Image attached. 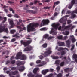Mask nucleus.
<instances>
[{"mask_svg":"<svg viewBox=\"0 0 77 77\" xmlns=\"http://www.w3.org/2000/svg\"><path fill=\"white\" fill-rule=\"evenodd\" d=\"M57 71H59V70L60 69V67H59V66H58L57 68Z\"/></svg>","mask_w":77,"mask_h":77,"instance_id":"052dcab7","label":"nucleus"},{"mask_svg":"<svg viewBox=\"0 0 77 77\" xmlns=\"http://www.w3.org/2000/svg\"><path fill=\"white\" fill-rule=\"evenodd\" d=\"M45 60L46 61V62H47L49 61V60L48 58H46L45 59Z\"/></svg>","mask_w":77,"mask_h":77,"instance_id":"338daca9","label":"nucleus"},{"mask_svg":"<svg viewBox=\"0 0 77 77\" xmlns=\"http://www.w3.org/2000/svg\"><path fill=\"white\" fill-rule=\"evenodd\" d=\"M59 22L60 23H63V25L62 27L61 26H60L58 28V30H70V29H71V26H72V24H70L69 26H66L64 29H63V28L65 27V25L66 24V22L65 21H63V18H61L59 21Z\"/></svg>","mask_w":77,"mask_h":77,"instance_id":"f257e3e1","label":"nucleus"},{"mask_svg":"<svg viewBox=\"0 0 77 77\" xmlns=\"http://www.w3.org/2000/svg\"><path fill=\"white\" fill-rule=\"evenodd\" d=\"M59 58V57L57 56H54L52 57V59H58Z\"/></svg>","mask_w":77,"mask_h":77,"instance_id":"79ce46f5","label":"nucleus"},{"mask_svg":"<svg viewBox=\"0 0 77 77\" xmlns=\"http://www.w3.org/2000/svg\"><path fill=\"white\" fill-rule=\"evenodd\" d=\"M36 8L35 7H31V9H35Z\"/></svg>","mask_w":77,"mask_h":77,"instance_id":"e2e57ef3","label":"nucleus"},{"mask_svg":"<svg viewBox=\"0 0 77 77\" xmlns=\"http://www.w3.org/2000/svg\"><path fill=\"white\" fill-rule=\"evenodd\" d=\"M60 24L59 23L56 24L55 23H53L51 25V26L53 27V28H51V30L49 32L50 34H52L53 35H56L57 32H56V30H57L58 26H59Z\"/></svg>","mask_w":77,"mask_h":77,"instance_id":"7ed1b4c3","label":"nucleus"},{"mask_svg":"<svg viewBox=\"0 0 77 77\" xmlns=\"http://www.w3.org/2000/svg\"><path fill=\"white\" fill-rule=\"evenodd\" d=\"M16 69V67H14L11 68V70H14Z\"/></svg>","mask_w":77,"mask_h":77,"instance_id":"8fccbe9b","label":"nucleus"},{"mask_svg":"<svg viewBox=\"0 0 77 77\" xmlns=\"http://www.w3.org/2000/svg\"><path fill=\"white\" fill-rule=\"evenodd\" d=\"M53 38H54L53 36H50V37H48V38H47V39L48 40H50V39H53Z\"/></svg>","mask_w":77,"mask_h":77,"instance_id":"e433bc0d","label":"nucleus"},{"mask_svg":"<svg viewBox=\"0 0 77 77\" xmlns=\"http://www.w3.org/2000/svg\"><path fill=\"white\" fill-rule=\"evenodd\" d=\"M64 65V62H62L60 63V66H63Z\"/></svg>","mask_w":77,"mask_h":77,"instance_id":"603ef678","label":"nucleus"},{"mask_svg":"<svg viewBox=\"0 0 77 77\" xmlns=\"http://www.w3.org/2000/svg\"><path fill=\"white\" fill-rule=\"evenodd\" d=\"M60 9V7H57L56 8L55 11H59Z\"/></svg>","mask_w":77,"mask_h":77,"instance_id":"c9c22d12","label":"nucleus"},{"mask_svg":"<svg viewBox=\"0 0 77 77\" xmlns=\"http://www.w3.org/2000/svg\"><path fill=\"white\" fill-rule=\"evenodd\" d=\"M74 3H75V0H72L71 1V4L67 5L66 6L68 7L69 9H71V8L72 7V6H73V5L74 4Z\"/></svg>","mask_w":77,"mask_h":77,"instance_id":"9b49d317","label":"nucleus"},{"mask_svg":"<svg viewBox=\"0 0 77 77\" xmlns=\"http://www.w3.org/2000/svg\"><path fill=\"white\" fill-rule=\"evenodd\" d=\"M39 69L38 68H35L33 70V72L34 74H36V71Z\"/></svg>","mask_w":77,"mask_h":77,"instance_id":"bb28decb","label":"nucleus"},{"mask_svg":"<svg viewBox=\"0 0 77 77\" xmlns=\"http://www.w3.org/2000/svg\"><path fill=\"white\" fill-rule=\"evenodd\" d=\"M3 38H4V39H8V37L4 36L3 37Z\"/></svg>","mask_w":77,"mask_h":77,"instance_id":"13d9d810","label":"nucleus"},{"mask_svg":"<svg viewBox=\"0 0 77 77\" xmlns=\"http://www.w3.org/2000/svg\"><path fill=\"white\" fill-rule=\"evenodd\" d=\"M50 8H51V7H45L43 8V9H50Z\"/></svg>","mask_w":77,"mask_h":77,"instance_id":"4c0bfd02","label":"nucleus"},{"mask_svg":"<svg viewBox=\"0 0 77 77\" xmlns=\"http://www.w3.org/2000/svg\"><path fill=\"white\" fill-rule=\"evenodd\" d=\"M24 69H25L24 67L23 66L21 67L20 68V69H19V70L20 71H24Z\"/></svg>","mask_w":77,"mask_h":77,"instance_id":"cd10ccee","label":"nucleus"},{"mask_svg":"<svg viewBox=\"0 0 77 77\" xmlns=\"http://www.w3.org/2000/svg\"><path fill=\"white\" fill-rule=\"evenodd\" d=\"M42 47L43 48H46L47 47V44L46 43H45L43 44L42 45Z\"/></svg>","mask_w":77,"mask_h":77,"instance_id":"c756f323","label":"nucleus"},{"mask_svg":"<svg viewBox=\"0 0 77 77\" xmlns=\"http://www.w3.org/2000/svg\"><path fill=\"white\" fill-rule=\"evenodd\" d=\"M70 40H71L73 43L75 42V38H74V36L73 35H71L70 36Z\"/></svg>","mask_w":77,"mask_h":77,"instance_id":"412c9836","label":"nucleus"},{"mask_svg":"<svg viewBox=\"0 0 77 77\" xmlns=\"http://www.w3.org/2000/svg\"><path fill=\"white\" fill-rule=\"evenodd\" d=\"M14 41H15V39L13 38L11 40V42H14Z\"/></svg>","mask_w":77,"mask_h":77,"instance_id":"680f3d73","label":"nucleus"},{"mask_svg":"<svg viewBox=\"0 0 77 77\" xmlns=\"http://www.w3.org/2000/svg\"><path fill=\"white\" fill-rule=\"evenodd\" d=\"M74 13L77 14V9L75 10L72 12V14L71 15V18H74V17H75V14Z\"/></svg>","mask_w":77,"mask_h":77,"instance_id":"a211bd4d","label":"nucleus"},{"mask_svg":"<svg viewBox=\"0 0 77 77\" xmlns=\"http://www.w3.org/2000/svg\"><path fill=\"white\" fill-rule=\"evenodd\" d=\"M33 46H29L26 48H25L23 50V51H29L33 50Z\"/></svg>","mask_w":77,"mask_h":77,"instance_id":"6e6552de","label":"nucleus"},{"mask_svg":"<svg viewBox=\"0 0 77 77\" xmlns=\"http://www.w3.org/2000/svg\"><path fill=\"white\" fill-rule=\"evenodd\" d=\"M33 65H34V63H33V62L31 63H30V65L31 66H33Z\"/></svg>","mask_w":77,"mask_h":77,"instance_id":"bf43d9fd","label":"nucleus"},{"mask_svg":"<svg viewBox=\"0 0 77 77\" xmlns=\"http://www.w3.org/2000/svg\"><path fill=\"white\" fill-rule=\"evenodd\" d=\"M25 63L24 62H21L19 61H18L16 62V64L17 66H20L21 65L24 64Z\"/></svg>","mask_w":77,"mask_h":77,"instance_id":"aec40b11","label":"nucleus"},{"mask_svg":"<svg viewBox=\"0 0 77 77\" xmlns=\"http://www.w3.org/2000/svg\"><path fill=\"white\" fill-rule=\"evenodd\" d=\"M27 76L28 77H41L42 75L40 74H37L35 76V75H32V73H30L27 75Z\"/></svg>","mask_w":77,"mask_h":77,"instance_id":"1a4fd4ad","label":"nucleus"},{"mask_svg":"<svg viewBox=\"0 0 77 77\" xmlns=\"http://www.w3.org/2000/svg\"><path fill=\"white\" fill-rule=\"evenodd\" d=\"M48 36H49V35L48 34H45V35L43 37V39L42 40V41H45L46 39H47L48 38Z\"/></svg>","mask_w":77,"mask_h":77,"instance_id":"6ab92c4d","label":"nucleus"},{"mask_svg":"<svg viewBox=\"0 0 77 77\" xmlns=\"http://www.w3.org/2000/svg\"><path fill=\"white\" fill-rule=\"evenodd\" d=\"M21 54H22V52H21L17 53V54L15 59H19L21 60H26V59L27 58L26 56L24 55L21 56Z\"/></svg>","mask_w":77,"mask_h":77,"instance_id":"20e7f679","label":"nucleus"},{"mask_svg":"<svg viewBox=\"0 0 77 77\" xmlns=\"http://www.w3.org/2000/svg\"><path fill=\"white\" fill-rule=\"evenodd\" d=\"M63 36L62 35H60L57 37V38L58 39H62Z\"/></svg>","mask_w":77,"mask_h":77,"instance_id":"72a5a7b5","label":"nucleus"},{"mask_svg":"<svg viewBox=\"0 0 77 77\" xmlns=\"http://www.w3.org/2000/svg\"><path fill=\"white\" fill-rule=\"evenodd\" d=\"M39 26V24L38 23L35 24L32 23L27 25V32H30L31 31H33L35 29V27H36Z\"/></svg>","mask_w":77,"mask_h":77,"instance_id":"f03ea898","label":"nucleus"},{"mask_svg":"<svg viewBox=\"0 0 77 77\" xmlns=\"http://www.w3.org/2000/svg\"><path fill=\"white\" fill-rule=\"evenodd\" d=\"M16 32L15 30H10V33L11 34H13L14 33H15Z\"/></svg>","mask_w":77,"mask_h":77,"instance_id":"473e14b6","label":"nucleus"},{"mask_svg":"<svg viewBox=\"0 0 77 77\" xmlns=\"http://www.w3.org/2000/svg\"><path fill=\"white\" fill-rule=\"evenodd\" d=\"M3 18L4 20L2 22V23H5V21H6V17H3Z\"/></svg>","mask_w":77,"mask_h":77,"instance_id":"37998d69","label":"nucleus"},{"mask_svg":"<svg viewBox=\"0 0 77 77\" xmlns=\"http://www.w3.org/2000/svg\"><path fill=\"white\" fill-rule=\"evenodd\" d=\"M57 77H62V74L61 73H59L57 75Z\"/></svg>","mask_w":77,"mask_h":77,"instance_id":"f704fd0d","label":"nucleus"},{"mask_svg":"<svg viewBox=\"0 0 77 77\" xmlns=\"http://www.w3.org/2000/svg\"><path fill=\"white\" fill-rule=\"evenodd\" d=\"M71 42L70 40H68L66 41V46L67 47H70V44H71Z\"/></svg>","mask_w":77,"mask_h":77,"instance_id":"dca6fc26","label":"nucleus"},{"mask_svg":"<svg viewBox=\"0 0 77 77\" xmlns=\"http://www.w3.org/2000/svg\"><path fill=\"white\" fill-rule=\"evenodd\" d=\"M58 51H60V50H66L67 51H68V49L66 48H59L58 49Z\"/></svg>","mask_w":77,"mask_h":77,"instance_id":"5701e85b","label":"nucleus"},{"mask_svg":"<svg viewBox=\"0 0 77 77\" xmlns=\"http://www.w3.org/2000/svg\"><path fill=\"white\" fill-rule=\"evenodd\" d=\"M38 57L40 59H42L44 58V57L42 56V55H41L38 56Z\"/></svg>","mask_w":77,"mask_h":77,"instance_id":"c03bdc74","label":"nucleus"},{"mask_svg":"<svg viewBox=\"0 0 77 77\" xmlns=\"http://www.w3.org/2000/svg\"><path fill=\"white\" fill-rule=\"evenodd\" d=\"M6 27V26L5 25H0V33L4 31L5 32H6L7 33H8V28H6L5 29V28Z\"/></svg>","mask_w":77,"mask_h":77,"instance_id":"423d86ee","label":"nucleus"},{"mask_svg":"<svg viewBox=\"0 0 77 77\" xmlns=\"http://www.w3.org/2000/svg\"><path fill=\"white\" fill-rule=\"evenodd\" d=\"M58 14L57 13L55 12L54 13V16H57Z\"/></svg>","mask_w":77,"mask_h":77,"instance_id":"864d4df0","label":"nucleus"},{"mask_svg":"<svg viewBox=\"0 0 77 77\" xmlns=\"http://www.w3.org/2000/svg\"><path fill=\"white\" fill-rule=\"evenodd\" d=\"M8 17H12V15L11 14H8L7 15Z\"/></svg>","mask_w":77,"mask_h":77,"instance_id":"5fc2aeb1","label":"nucleus"},{"mask_svg":"<svg viewBox=\"0 0 77 77\" xmlns=\"http://www.w3.org/2000/svg\"><path fill=\"white\" fill-rule=\"evenodd\" d=\"M14 17H15V18H19V16L17 14H15L14 16Z\"/></svg>","mask_w":77,"mask_h":77,"instance_id":"de8ad7c7","label":"nucleus"},{"mask_svg":"<svg viewBox=\"0 0 77 77\" xmlns=\"http://www.w3.org/2000/svg\"><path fill=\"white\" fill-rule=\"evenodd\" d=\"M66 53V52L65 51H63L61 52H58L57 53V54L60 55L61 54V55H64V54H65Z\"/></svg>","mask_w":77,"mask_h":77,"instance_id":"b1692460","label":"nucleus"},{"mask_svg":"<svg viewBox=\"0 0 77 77\" xmlns=\"http://www.w3.org/2000/svg\"><path fill=\"white\" fill-rule=\"evenodd\" d=\"M71 22V20H67L68 24H69V23H70Z\"/></svg>","mask_w":77,"mask_h":77,"instance_id":"6e6d98bb","label":"nucleus"},{"mask_svg":"<svg viewBox=\"0 0 77 77\" xmlns=\"http://www.w3.org/2000/svg\"><path fill=\"white\" fill-rule=\"evenodd\" d=\"M36 63H37V64L40 63H41V60H37L36 61Z\"/></svg>","mask_w":77,"mask_h":77,"instance_id":"ea45409f","label":"nucleus"},{"mask_svg":"<svg viewBox=\"0 0 77 77\" xmlns=\"http://www.w3.org/2000/svg\"><path fill=\"white\" fill-rule=\"evenodd\" d=\"M19 34L18 33H17L16 35H13L12 36L13 37H16V38H18L20 36L19 35Z\"/></svg>","mask_w":77,"mask_h":77,"instance_id":"2f4dec72","label":"nucleus"},{"mask_svg":"<svg viewBox=\"0 0 77 77\" xmlns=\"http://www.w3.org/2000/svg\"><path fill=\"white\" fill-rule=\"evenodd\" d=\"M63 33L64 35H68L69 33V31H66L65 32H63Z\"/></svg>","mask_w":77,"mask_h":77,"instance_id":"7c9ffc66","label":"nucleus"},{"mask_svg":"<svg viewBox=\"0 0 77 77\" xmlns=\"http://www.w3.org/2000/svg\"><path fill=\"white\" fill-rule=\"evenodd\" d=\"M54 70V69H50V71H51V72H52Z\"/></svg>","mask_w":77,"mask_h":77,"instance_id":"69168bd1","label":"nucleus"},{"mask_svg":"<svg viewBox=\"0 0 77 77\" xmlns=\"http://www.w3.org/2000/svg\"><path fill=\"white\" fill-rule=\"evenodd\" d=\"M72 69H69V68H67L66 69H64L65 72H67L68 71H72Z\"/></svg>","mask_w":77,"mask_h":77,"instance_id":"393cba45","label":"nucleus"},{"mask_svg":"<svg viewBox=\"0 0 77 77\" xmlns=\"http://www.w3.org/2000/svg\"><path fill=\"white\" fill-rule=\"evenodd\" d=\"M15 61L14 60V61H12V62H11V63H12V64H14V63H15Z\"/></svg>","mask_w":77,"mask_h":77,"instance_id":"774afa93","label":"nucleus"},{"mask_svg":"<svg viewBox=\"0 0 77 77\" xmlns=\"http://www.w3.org/2000/svg\"><path fill=\"white\" fill-rule=\"evenodd\" d=\"M18 73V72L17 71L11 72L9 74V76L10 77H15L14 76H12V75H15V74H17Z\"/></svg>","mask_w":77,"mask_h":77,"instance_id":"2eb2a0df","label":"nucleus"},{"mask_svg":"<svg viewBox=\"0 0 77 77\" xmlns=\"http://www.w3.org/2000/svg\"><path fill=\"white\" fill-rule=\"evenodd\" d=\"M27 12H32L33 14H36L37 12V11H32V10H27L26 11Z\"/></svg>","mask_w":77,"mask_h":77,"instance_id":"a878e982","label":"nucleus"},{"mask_svg":"<svg viewBox=\"0 0 77 77\" xmlns=\"http://www.w3.org/2000/svg\"><path fill=\"white\" fill-rule=\"evenodd\" d=\"M60 3V2L59 1H57L54 3V5H58Z\"/></svg>","mask_w":77,"mask_h":77,"instance_id":"a18cd8bd","label":"nucleus"},{"mask_svg":"<svg viewBox=\"0 0 77 77\" xmlns=\"http://www.w3.org/2000/svg\"><path fill=\"white\" fill-rule=\"evenodd\" d=\"M22 30H26V28L25 27H24L22 28Z\"/></svg>","mask_w":77,"mask_h":77,"instance_id":"0e129e2a","label":"nucleus"},{"mask_svg":"<svg viewBox=\"0 0 77 77\" xmlns=\"http://www.w3.org/2000/svg\"><path fill=\"white\" fill-rule=\"evenodd\" d=\"M8 21L9 22L10 24L11 25V28H12V27L15 26V24L13 22V20L12 19H8Z\"/></svg>","mask_w":77,"mask_h":77,"instance_id":"ddd939ff","label":"nucleus"},{"mask_svg":"<svg viewBox=\"0 0 77 77\" xmlns=\"http://www.w3.org/2000/svg\"><path fill=\"white\" fill-rule=\"evenodd\" d=\"M32 39H30V40L27 41V42H24L23 40H21L20 41L21 43L22 44H23L24 45V47H26L28 45V44H30L32 42Z\"/></svg>","mask_w":77,"mask_h":77,"instance_id":"0eeeda50","label":"nucleus"},{"mask_svg":"<svg viewBox=\"0 0 77 77\" xmlns=\"http://www.w3.org/2000/svg\"><path fill=\"white\" fill-rule=\"evenodd\" d=\"M63 40H65L68 39V37L67 36H64L63 38Z\"/></svg>","mask_w":77,"mask_h":77,"instance_id":"a19ab883","label":"nucleus"},{"mask_svg":"<svg viewBox=\"0 0 77 77\" xmlns=\"http://www.w3.org/2000/svg\"><path fill=\"white\" fill-rule=\"evenodd\" d=\"M16 27L17 28V29H21V27L18 26H17Z\"/></svg>","mask_w":77,"mask_h":77,"instance_id":"3c124183","label":"nucleus"},{"mask_svg":"<svg viewBox=\"0 0 77 77\" xmlns=\"http://www.w3.org/2000/svg\"><path fill=\"white\" fill-rule=\"evenodd\" d=\"M49 23V20H43L41 23V26H44L45 24H48Z\"/></svg>","mask_w":77,"mask_h":77,"instance_id":"9d476101","label":"nucleus"},{"mask_svg":"<svg viewBox=\"0 0 77 77\" xmlns=\"http://www.w3.org/2000/svg\"><path fill=\"white\" fill-rule=\"evenodd\" d=\"M69 15H66L64 17V18H67V17H69Z\"/></svg>","mask_w":77,"mask_h":77,"instance_id":"4d7b16f0","label":"nucleus"},{"mask_svg":"<svg viewBox=\"0 0 77 77\" xmlns=\"http://www.w3.org/2000/svg\"><path fill=\"white\" fill-rule=\"evenodd\" d=\"M47 29H48L45 27L42 28L40 29V30L41 31H45V30H47Z\"/></svg>","mask_w":77,"mask_h":77,"instance_id":"c85d7f7f","label":"nucleus"},{"mask_svg":"<svg viewBox=\"0 0 77 77\" xmlns=\"http://www.w3.org/2000/svg\"><path fill=\"white\" fill-rule=\"evenodd\" d=\"M49 71L48 69H45L42 70L41 72L42 73L43 75H45Z\"/></svg>","mask_w":77,"mask_h":77,"instance_id":"f3484780","label":"nucleus"},{"mask_svg":"<svg viewBox=\"0 0 77 77\" xmlns=\"http://www.w3.org/2000/svg\"><path fill=\"white\" fill-rule=\"evenodd\" d=\"M4 12H6V13H7V12H8V10L7 9H5L4 10Z\"/></svg>","mask_w":77,"mask_h":77,"instance_id":"09e8293b","label":"nucleus"},{"mask_svg":"<svg viewBox=\"0 0 77 77\" xmlns=\"http://www.w3.org/2000/svg\"><path fill=\"white\" fill-rule=\"evenodd\" d=\"M60 62V61L59 60H57L55 61V63H56V64H59Z\"/></svg>","mask_w":77,"mask_h":77,"instance_id":"58836bf2","label":"nucleus"},{"mask_svg":"<svg viewBox=\"0 0 77 77\" xmlns=\"http://www.w3.org/2000/svg\"><path fill=\"white\" fill-rule=\"evenodd\" d=\"M74 44H73L72 45V47L71 48V50H73V48H74Z\"/></svg>","mask_w":77,"mask_h":77,"instance_id":"49530a36","label":"nucleus"},{"mask_svg":"<svg viewBox=\"0 0 77 77\" xmlns=\"http://www.w3.org/2000/svg\"><path fill=\"white\" fill-rule=\"evenodd\" d=\"M50 50H51V48H49L46 49V50H47V51L45 52L44 54H43L42 53H41V55H43L44 57H46V56H49L50 54L52 53V51H51Z\"/></svg>","mask_w":77,"mask_h":77,"instance_id":"39448f33","label":"nucleus"},{"mask_svg":"<svg viewBox=\"0 0 77 77\" xmlns=\"http://www.w3.org/2000/svg\"><path fill=\"white\" fill-rule=\"evenodd\" d=\"M71 12H70V11H66V10H65V9L63 10L61 12V14L62 15L63 14H69Z\"/></svg>","mask_w":77,"mask_h":77,"instance_id":"4468645a","label":"nucleus"},{"mask_svg":"<svg viewBox=\"0 0 77 77\" xmlns=\"http://www.w3.org/2000/svg\"><path fill=\"white\" fill-rule=\"evenodd\" d=\"M47 63L44 61H42L41 62V64L36 65V66L37 67H41L44 66Z\"/></svg>","mask_w":77,"mask_h":77,"instance_id":"f8f14e48","label":"nucleus"},{"mask_svg":"<svg viewBox=\"0 0 77 77\" xmlns=\"http://www.w3.org/2000/svg\"><path fill=\"white\" fill-rule=\"evenodd\" d=\"M58 44L59 46H64L65 47V42H58Z\"/></svg>","mask_w":77,"mask_h":77,"instance_id":"4be33fe9","label":"nucleus"}]
</instances>
